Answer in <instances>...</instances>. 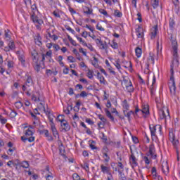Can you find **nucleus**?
<instances>
[{
    "label": "nucleus",
    "mask_w": 180,
    "mask_h": 180,
    "mask_svg": "<svg viewBox=\"0 0 180 180\" xmlns=\"http://www.w3.org/2000/svg\"><path fill=\"white\" fill-rule=\"evenodd\" d=\"M31 9L32 12V14L31 15V19L34 23L37 24V29H39L40 26L43 25L44 22L43 20L39 19V17L36 15V12H37V5H36V4H34L32 5L31 4Z\"/></svg>",
    "instance_id": "f257e3e1"
},
{
    "label": "nucleus",
    "mask_w": 180,
    "mask_h": 180,
    "mask_svg": "<svg viewBox=\"0 0 180 180\" xmlns=\"http://www.w3.org/2000/svg\"><path fill=\"white\" fill-rule=\"evenodd\" d=\"M172 54L173 56V63L171 65L172 67H174V63H176V64L178 65L179 64V56L178 55V42L176 41H172Z\"/></svg>",
    "instance_id": "f03ea898"
},
{
    "label": "nucleus",
    "mask_w": 180,
    "mask_h": 180,
    "mask_svg": "<svg viewBox=\"0 0 180 180\" xmlns=\"http://www.w3.org/2000/svg\"><path fill=\"white\" fill-rule=\"evenodd\" d=\"M170 72L172 76L169 81V88L170 94L172 95H175V94H176V86L175 85V79H174V66L172 65L171 66Z\"/></svg>",
    "instance_id": "7ed1b4c3"
},
{
    "label": "nucleus",
    "mask_w": 180,
    "mask_h": 180,
    "mask_svg": "<svg viewBox=\"0 0 180 180\" xmlns=\"http://www.w3.org/2000/svg\"><path fill=\"white\" fill-rule=\"evenodd\" d=\"M33 134H34V132L30 129V128H28L25 132V135L23 136H21V140L23 143H26V141H29V143H33L35 140V137L33 136Z\"/></svg>",
    "instance_id": "20e7f679"
},
{
    "label": "nucleus",
    "mask_w": 180,
    "mask_h": 180,
    "mask_svg": "<svg viewBox=\"0 0 180 180\" xmlns=\"http://www.w3.org/2000/svg\"><path fill=\"white\" fill-rule=\"evenodd\" d=\"M58 120L60 122L62 131H70V130H71V126L68 124V122L64 119V115H58Z\"/></svg>",
    "instance_id": "39448f33"
},
{
    "label": "nucleus",
    "mask_w": 180,
    "mask_h": 180,
    "mask_svg": "<svg viewBox=\"0 0 180 180\" xmlns=\"http://www.w3.org/2000/svg\"><path fill=\"white\" fill-rule=\"evenodd\" d=\"M169 140L172 143L177 155H179V150H178V145L179 144V141H178V139H175V134H174V132L169 131Z\"/></svg>",
    "instance_id": "423d86ee"
},
{
    "label": "nucleus",
    "mask_w": 180,
    "mask_h": 180,
    "mask_svg": "<svg viewBox=\"0 0 180 180\" xmlns=\"http://www.w3.org/2000/svg\"><path fill=\"white\" fill-rule=\"evenodd\" d=\"M159 116L160 119H164L165 122H167V120H169L171 119V116H169V111L167 108H161L159 110Z\"/></svg>",
    "instance_id": "0eeeda50"
},
{
    "label": "nucleus",
    "mask_w": 180,
    "mask_h": 180,
    "mask_svg": "<svg viewBox=\"0 0 180 180\" xmlns=\"http://www.w3.org/2000/svg\"><path fill=\"white\" fill-rule=\"evenodd\" d=\"M131 155H129V164L132 168H136L137 165H139V160L136 159V156L134 155V153H133V149H130Z\"/></svg>",
    "instance_id": "6e6552de"
},
{
    "label": "nucleus",
    "mask_w": 180,
    "mask_h": 180,
    "mask_svg": "<svg viewBox=\"0 0 180 180\" xmlns=\"http://www.w3.org/2000/svg\"><path fill=\"white\" fill-rule=\"evenodd\" d=\"M34 84L33 78H32L31 76H27L25 83L22 86L23 92L27 91V87L30 88V86H33Z\"/></svg>",
    "instance_id": "1a4fd4ad"
},
{
    "label": "nucleus",
    "mask_w": 180,
    "mask_h": 180,
    "mask_svg": "<svg viewBox=\"0 0 180 180\" xmlns=\"http://www.w3.org/2000/svg\"><path fill=\"white\" fill-rule=\"evenodd\" d=\"M139 112H141V113L144 115V117H147V115H150V109L148 108V105H142V109H139V107H136L135 114L137 115Z\"/></svg>",
    "instance_id": "9d476101"
},
{
    "label": "nucleus",
    "mask_w": 180,
    "mask_h": 180,
    "mask_svg": "<svg viewBox=\"0 0 180 180\" xmlns=\"http://www.w3.org/2000/svg\"><path fill=\"white\" fill-rule=\"evenodd\" d=\"M31 53V57L32 60L34 63H39V60H40V53H37V51L36 49H33L32 51H30Z\"/></svg>",
    "instance_id": "9b49d317"
},
{
    "label": "nucleus",
    "mask_w": 180,
    "mask_h": 180,
    "mask_svg": "<svg viewBox=\"0 0 180 180\" xmlns=\"http://www.w3.org/2000/svg\"><path fill=\"white\" fill-rule=\"evenodd\" d=\"M155 60V55L153 52L149 53V56L148 58L147 65L150 67V65H154V61Z\"/></svg>",
    "instance_id": "f8f14e48"
},
{
    "label": "nucleus",
    "mask_w": 180,
    "mask_h": 180,
    "mask_svg": "<svg viewBox=\"0 0 180 180\" xmlns=\"http://www.w3.org/2000/svg\"><path fill=\"white\" fill-rule=\"evenodd\" d=\"M148 155H150L151 158L155 159L157 158V154H155V147L153 144L150 145L149 146V153Z\"/></svg>",
    "instance_id": "ddd939ff"
},
{
    "label": "nucleus",
    "mask_w": 180,
    "mask_h": 180,
    "mask_svg": "<svg viewBox=\"0 0 180 180\" xmlns=\"http://www.w3.org/2000/svg\"><path fill=\"white\" fill-rule=\"evenodd\" d=\"M149 129L150 131L152 140H154V139H155V140H156L157 134H155V131H157V126H154V125H152V127L150 126Z\"/></svg>",
    "instance_id": "4468645a"
},
{
    "label": "nucleus",
    "mask_w": 180,
    "mask_h": 180,
    "mask_svg": "<svg viewBox=\"0 0 180 180\" xmlns=\"http://www.w3.org/2000/svg\"><path fill=\"white\" fill-rule=\"evenodd\" d=\"M158 33V26L155 25L152 27L150 31V39H155V37L157 36V34Z\"/></svg>",
    "instance_id": "2eb2a0df"
},
{
    "label": "nucleus",
    "mask_w": 180,
    "mask_h": 180,
    "mask_svg": "<svg viewBox=\"0 0 180 180\" xmlns=\"http://www.w3.org/2000/svg\"><path fill=\"white\" fill-rule=\"evenodd\" d=\"M101 172L103 174H108V175H112V173H110V167H106L103 165H101Z\"/></svg>",
    "instance_id": "dca6fc26"
},
{
    "label": "nucleus",
    "mask_w": 180,
    "mask_h": 180,
    "mask_svg": "<svg viewBox=\"0 0 180 180\" xmlns=\"http://www.w3.org/2000/svg\"><path fill=\"white\" fill-rule=\"evenodd\" d=\"M136 32L137 37H139V39H142L143 36H144V32H143V27L139 26L136 29Z\"/></svg>",
    "instance_id": "f3484780"
},
{
    "label": "nucleus",
    "mask_w": 180,
    "mask_h": 180,
    "mask_svg": "<svg viewBox=\"0 0 180 180\" xmlns=\"http://www.w3.org/2000/svg\"><path fill=\"white\" fill-rule=\"evenodd\" d=\"M32 101H34V102H39L40 101V93L39 91L32 92Z\"/></svg>",
    "instance_id": "a211bd4d"
},
{
    "label": "nucleus",
    "mask_w": 180,
    "mask_h": 180,
    "mask_svg": "<svg viewBox=\"0 0 180 180\" xmlns=\"http://www.w3.org/2000/svg\"><path fill=\"white\" fill-rule=\"evenodd\" d=\"M34 43L37 46H41L43 44L41 43V37H40V34H37L34 37Z\"/></svg>",
    "instance_id": "6ab92c4d"
},
{
    "label": "nucleus",
    "mask_w": 180,
    "mask_h": 180,
    "mask_svg": "<svg viewBox=\"0 0 180 180\" xmlns=\"http://www.w3.org/2000/svg\"><path fill=\"white\" fill-rule=\"evenodd\" d=\"M162 171L165 175H168V173L169 172V167L167 162L162 165Z\"/></svg>",
    "instance_id": "aec40b11"
},
{
    "label": "nucleus",
    "mask_w": 180,
    "mask_h": 180,
    "mask_svg": "<svg viewBox=\"0 0 180 180\" xmlns=\"http://www.w3.org/2000/svg\"><path fill=\"white\" fill-rule=\"evenodd\" d=\"M169 26L171 30H174L175 29V20L174 19V17L169 18Z\"/></svg>",
    "instance_id": "412c9836"
},
{
    "label": "nucleus",
    "mask_w": 180,
    "mask_h": 180,
    "mask_svg": "<svg viewBox=\"0 0 180 180\" xmlns=\"http://www.w3.org/2000/svg\"><path fill=\"white\" fill-rule=\"evenodd\" d=\"M104 112H105L107 117L110 119L112 122L115 121V117H113V115H112V113H110V111H109L108 108H105Z\"/></svg>",
    "instance_id": "4be33fe9"
},
{
    "label": "nucleus",
    "mask_w": 180,
    "mask_h": 180,
    "mask_svg": "<svg viewBox=\"0 0 180 180\" xmlns=\"http://www.w3.org/2000/svg\"><path fill=\"white\" fill-rule=\"evenodd\" d=\"M39 134H44L46 137H49V140H53V137L50 136L49 134V130L47 129L40 130Z\"/></svg>",
    "instance_id": "5701e85b"
},
{
    "label": "nucleus",
    "mask_w": 180,
    "mask_h": 180,
    "mask_svg": "<svg viewBox=\"0 0 180 180\" xmlns=\"http://www.w3.org/2000/svg\"><path fill=\"white\" fill-rule=\"evenodd\" d=\"M51 129L56 139H57V137L59 138L58 131H57V128H56V125L51 126Z\"/></svg>",
    "instance_id": "b1692460"
},
{
    "label": "nucleus",
    "mask_w": 180,
    "mask_h": 180,
    "mask_svg": "<svg viewBox=\"0 0 180 180\" xmlns=\"http://www.w3.org/2000/svg\"><path fill=\"white\" fill-rule=\"evenodd\" d=\"M96 41H99V44L101 46V50H106L108 49V44H106V42L103 44V42H102V40L99 39H96Z\"/></svg>",
    "instance_id": "393cba45"
},
{
    "label": "nucleus",
    "mask_w": 180,
    "mask_h": 180,
    "mask_svg": "<svg viewBox=\"0 0 180 180\" xmlns=\"http://www.w3.org/2000/svg\"><path fill=\"white\" fill-rule=\"evenodd\" d=\"M135 53H136V57L138 58H140V57H141V54L143 53V51H142L141 48L136 47L135 49Z\"/></svg>",
    "instance_id": "a878e982"
},
{
    "label": "nucleus",
    "mask_w": 180,
    "mask_h": 180,
    "mask_svg": "<svg viewBox=\"0 0 180 180\" xmlns=\"http://www.w3.org/2000/svg\"><path fill=\"white\" fill-rule=\"evenodd\" d=\"M124 115L125 117L128 118V120H130V116H131V115H136V112H134L133 110H131L129 112L124 110Z\"/></svg>",
    "instance_id": "bb28decb"
},
{
    "label": "nucleus",
    "mask_w": 180,
    "mask_h": 180,
    "mask_svg": "<svg viewBox=\"0 0 180 180\" xmlns=\"http://www.w3.org/2000/svg\"><path fill=\"white\" fill-rule=\"evenodd\" d=\"M97 78L100 81V84H105V77L102 76V75L100 72L97 73Z\"/></svg>",
    "instance_id": "cd10ccee"
},
{
    "label": "nucleus",
    "mask_w": 180,
    "mask_h": 180,
    "mask_svg": "<svg viewBox=\"0 0 180 180\" xmlns=\"http://www.w3.org/2000/svg\"><path fill=\"white\" fill-rule=\"evenodd\" d=\"M91 64L95 67L96 68H98L99 67V65L98 64V59L96 57H93V60H91Z\"/></svg>",
    "instance_id": "c85d7f7f"
},
{
    "label": "nucleus",
    "mask_w": 180,
    "mask_h": 180,
    "mask_svg": "<svg viewBox=\"0 0 180 180\" xmlns=\"http://www.w3.org/2000/svg\"><path fill=\"white\" fill-rule=\"evenodd\" d=\"M57 75V74H58V72L55 70L54 71L51 70H46V75Z\"/></svg>",
    "instance_id": "c756f323"
},
{
    "label": "nucleus",
    "mask_w": 180,
    "mask_h": 180,
    "mask_svg": "<svg viewBox=\"0 0 180 180\" xmlns=\"http://www.w3.org/2000/svg\"><path fill=\"white\" fill-rule=\"evenodd\" d=\"M131 84H132L131 81L127 80V79L123 80L122 85H124V86H125V88H127L128 86H129V85H131Z\"/></svg>",
    "instance_id": "7c9ffc66"
},
{
    "label": "nucleus",
    "mask_w": 180,
    "mask_h": 180,
    "mask_svg": "<svg viewBox=\"0 0 180 180\" xmlns=\"http://www.w3.org/2000/svg\"><path fill=\"white\" fill-rule=\"evenodd\" d=\"M92 12H94L92 8H89V7L84 8V13H86V15H92Z\"/></svg>",
    "instance_id": "2f4dec72"
},
{
    "label": "nucleus",
    "mask_w": 180,
    "mask_h": 180,
    "mask_svg": "<svg viewBox=\"0 0 180 180\" xmlns=\"http://www.w3.org/2000/svg\"><path fill=\"white\" fill-rule=\"evenodd\" d=\"M18 60H19V61H20V63L22 65H25V63H26V60L25 59V56L19 55Z\"/></svg>",
    "instance_id": "473e14b6"
},
{
    "label": "nucleus",
    "mask_w": 180,
    "mask_h": 180,
    "mask_svg": "<svg viewBox=\"0 0 180 180\" xmlns=\"http://www.w3.org/2000/svg\"><path fill=\"white\" fill-rule=\"evenodd\" d=\"M152 6H153L154 9L158 8L159 1L158 0H151Z\"/></svg>",
    "instance_id": "72a5a7b5"
},
{
    "label": "nucleus",
    "mask_w": 180,
    "mask_h": 180,
    "mask_svg": "<svg viewBox=\"0 0 180 180\" xmlns=\"http://www.w3.org/2000/svg\"><path fill=\"white\" fill-rule=\"evenodd\" d=\"M122 107L124 109H125L126 111L129 109V103H127V100H124L122 103Z\"/></svg>",
    "instance_id": "f704fd0d"
},
{
    "label": "nucleus",
    "mask_w": 180,
    "mask_h": 180,
    "mask_svg": "<svg viewBox=\"0 0 180 180\" xmlns=\"http://www.w3.org/2000/svg\"><path fill=\"white\" fill-rule=\"evenodd\" d=\"M114 15L116 16L117 18H122V13L119 10H115Z\"/></svg>",
    "instance_id": "c9c22d12"
},
{
    "label": "nucleus",
    "mask_w": 180,
    "mask_h": 180,
    "mask_svg": "<svg viewBox=\"0 0 180 180\" xmlns=\"http://www.w3.org/2000/svg\"><path fill=\"white\" fill-rule=\"evenodd\" d=\"M127 92L131 93L134 91V87L133 86V84H129V86H128L126 88Z\"/></svg>",
    "instance_id": "e433bc0d"
},
{
    "label": "nucleus",
    "mask_w": 180,
    "mask_h": 180,
    "mask_svg": "<svg viewBox=\"0 0 180 180\" xmlns=\"http://www.w3.org/2000/svg\"><path fill=\"white\" fill-rule=\"evenodd\" d=\"M8 47H9L10 50H15V49H16V47L15 46V42L11 41L8 43Z\"/></svg>",
    "instance_id": "4c0bfd02"
},
{
    "label": "nucleus",
    "mask_w": 180,
    "mask_h": 180,
    "mask_svg": "<svg viewBox=\"0 0 180 180\" xmlns=\"http://www.w3.org/2000/svg\"><path fill=\"white\" fill-rule=\"evenodd\" d=\"M103 158H104V161H105V162H109L110 157L108 155V153H103Z\"/></svg>",
    "instance_id": "58836bf2"
},
{
    "label": "nucleus",
    "mask_w": 180,
    "mask_h": 180,
    "mask_svg": "<svg viewBox=\"0 0 180 180\" xmlns=\"http://www.w3.org/2000/svg\"><path fill=\"white\" fill-rule=\"evenodd\" d=\"M34 68L37 72H39L40 71V64H39V62L37 63H34Z\"/></svg>",
    "instance_id": "ea45409f"
},
{
    "label": "nucleus",
    "mask_w": 180,
    "mask_h": 180,
    "mask_svg": "<svg viewBox=\"0 0 180 180\" xmlns=\"http://www.w3.org/2000/svg\"><path fill=\"white\" fill-rule=\"evenodd\" d=\"M15 106L17 109H20L23 106V103L20 101H17L15 103Z\"/></svg>",
    "instance_id": "a19ab883"
},
{
    "label": "nucleus",
    "mask_w": 180,
    "mask_h": 180,
    "mask_svg": "<svg viewBox=\"0 0 180 180\" xmlns=\"http://www.w3.org/2000/svg\"><path fill=\"white\" fill-rule=\"evenodd\" d=\"M176 9H179V0H172Z\"/></svg>",
    "instance_id": "79ce46f5"
},
{
    "label": "nucleus",
    "mask_w": 180,
    "mask_h": 180,
    "mask_svg": "<svg viewBox=\"0 0 180 180\" xmlns=\"http://www.w3.org/2000/svg\"><path fill=\"white\" fill-rule=\"evenodd\" d=\"M98 119H100V120H101V122H103V123H106V118H105V117H103V115L99 114L98 115Z\"/></svg>",
    "instance_id": "37998d69"
},
{
    "label": "nucleus",
    "mask_w": 180,
    "mask_h": 180,
    "mask_svg": "<svg viewBox=\"0 0 180 180\" xmlns=\"http://www.w3.org/2000/svg\"><path fill=\"white\" fill-rule=\"evenodd\" d=\"M72 178H73V180H81V177L77 173L73 174Z\"/></svg>",
    "instance_id": "c03bdc74"
},
{
    "label": "nucleus",
    "mask_w": 180,
    "mask_h": 180,
    "mask_svg": "<svg viewBox=\"0 0 180 180\" xmlns=\"http://www.w3.org/2000/svg\"><path fill=\"white\" fill-rule=\"evenodd\" d=\"M87 77H88V78H89V79H92V78H94V75L91 70H89V71L87 72Z\"/></svg>",
    "instance_id": "a18cd8bd"
},
{
    "label": "nucleus",
    "mask_w": 180,
    "mask_h": 180,
    "mask_svg": "<svg viewBox=\"0 0 180 180\" xmlns=\"http://www.w3.org/2000/svg\"><path fill=\"white\" fill-rule=\"evenodd\" d=\"M98 11L100 13H101L102 15H104V16H108V11H106V10L100 8Z\"/></svg>",
    "instance_id": "49530a36"
},
{
    "label": "nucleus",
    "mask_w": 180,
    "mask_h": 180,
    "mask_svg": "<svg viewBox=\"0 0 180 180\" xmlns=\"http://www.w3.org/2000/svg\"><path fill=\"white\" fill-rule=\"evenodd\" d=\"M151 174L153 175V176H157V169L155 167H152Z\"/></svg>",
    "instance_id": "de8ad7c7"
},
{
    "label": "nucleus",
    "mask_w": 180,
    "mask_h": 180,
    "mask_svg": "<svg viewBox=\"0 0 180 180\" xmlns=\"http://www.w3.org/2000/svg\"><path fill=\"white\" fill-rule=\"evenodd\" d=\"M20 167H22V168H27L28 167H29V163L27 162H23L22 164H21V165H20Z\"/></svg>",
    "instance_id": "09e8293b"
},
{
    "label": "nucleus",
    "mask_w": 180,
    "mask_h": 180,
    "mask_svg": "<svg viewBox=\"0 0 180 180\" xmlns=\"http://www.w3.org/2000/svg\"><path fill=\"white\" fill-rule=\"evenodd\" d=\"M111 47L112 49H117L119 47V46L117 45V43L115 42V41H112V44H111Z\"/></svg>",
    "instance_id": "8fccbe9b"
},
{
    "label": "nucleus",
    "mask_w": 180,
    "mask_h": 180,
    "mask_svg": "<svg viewBox=\"0 0 180 180\" xmlns=\"http://www.w3.org/2000/svg\"><path fill=\"white\" fill-rule=\"evenodd\" d=\"M109 153V148H108L107 146H103V149H102V153L105 154V153Z\"/></svg>",
    "instance_id": "3c124183"
},
{
    "label": "nucleus",
    "mask_w": 180,
    "mask_h": 180,
    "mask_svg": "<svg viewBox=\"0 0 180 180\" xmlns=\"http://www.w3.org/2000/svg\"><path fill=\"white\" fill-rule=\"evenodd\" d=\"M48 119H49V122H50V124H51V126H55L56 124H54V122H53V117H51L50 115H49L48 116Z\"/></svg>",
    "instance_id": "603ef678"
},
{
    "label": "nucleus",
    "mask_w": 180,
    "mask_h": 180,
    "mask_svg": "<svg viewBox=\"0 0 180 180\" xmlns=\"http://www.w3.org/2000/svg\"><path fill=\"white\" fill-rule=\"evenodd\" d=\"M68 61H70V63H75V58L74 57H72V56H68Z\"/></svg>",
    "instance_id": "864d4df0"
},
{
    "label": "nucleus",
    "mask_w": 180,
    "mask_h": 180,
    "mask_svg": "<svg viewBox=\"0 0 180 180\" xmlns=\"http://www.w3.org/2000/svg\"><path fill=\"white\" fill-rule=\"evenodd\" d=\"M97 30H100V32H105V28L102 27V26H99V24L96 25Z\"/></svg>",
    "instance_id": "5fc2aeb1"
},
{
    "label": "nucleus",
    "mask_w": 180,
    "mask_h": 180,
    "mask_svg": "<svg viewBox=\"0 0 180 180\" xmlns=\"http://www.w3.org/2000/svg\"><path fill=\"white\" fill-rule=\"evenodd\" d=\"M143 159L145 161V164H147V165L150 164V159H148V157L144 156Z\"/></svg>",
    "instance_id": "6e6d98bb"
},
{
    "label": "nucleus",
    "mask_w": 180,
    "mask_h": 180,
    "mask_svg": "<svg viewBox=\"0 0 180 180\" xmlns=\"http://www.w3.org/2000/svg\"><path fill=\"white\" fill-rule=\"evenodd\" d=\"M83 168H84L85 171H89V164L84 163Z\"/></svg>",
    "instance_id": "4d7b16f0"
},
{
    "label": "nucleus",
    "mask_w": 180,
    "mask_h": 180,
    "mask_svg": "<svg viewBox=\"0 0 180 180\" xmlns=\"http://www.w3.org/2000/svg\"><path fill=\"white\" fill-rule=\"evenodd\" d=\"M85 121L86 123H88L89 124H94V122L92 121L91 119L86 118Z\"/></svg>",
    "instance_id": "13d9d810"
},
{
    "label": "nucleus",
    "mask_w": 180,
    "mask_h": 180,
    "mask_svg": "<svg viewBox=\"0 0 180 180\" xmlns=\"http://www.w3.org/2000/svg\"><path fill=\"white\" fill-rule=\"evenodd\" d=\"M53 14L55 18H61V15H60V13L57 11H53Z\"/></svg>",
    "instance_id": "bf43d9fd"
},
{
    "label": "nucleus",
    "mask_w": 180,
    "mask_h": 180,
    "mask_svg": "<svg viewBox=\"0 0 180 180\" xmlns=\"http://www.w3.org/2000/svg\"><path fill=\"white\" fill-rule=\"evenodd\" d=\"M7 65L8 68H13V63L12 61H8Z\"/></svg>",
    "instance_id": "052dcab7"
},
{
    "label": "nucleus",
    "mask_w": 180,
    "mask_h": 180,
    "mask_svg": "<svg viewBox=\"0 0 180 180\" xmlns=\"http://www.w3.org/2000/svg\"><path fill=\"white\" fill-rule=\"evenodd\" d=\"M53 49H55L56 51H58V50H60V46L58 44H53Z\"/></svg>",
    "instance_id": "680f3d73"
},
{
    "label": "nucleus",
    "mask_w": 180,
    "mask_h": 180,
    "mask_svg": "<svg viewBox=\"0 0 180 180\" xmlns=\"http://www.w3.org/2000/svg\"><path fill=\"white\" fill-rule=\"evenodd\" d=\"M40 57L41 58V62L44 63L46 60V55L43 54V53H40Z\"/></svg>",
    "instance_id": "e2e57ef3"
},
{
    "label": "nucleus",
    "mask_w": 180,
    "mask_h": 180,
    "mask_svg": "<svg viewBox=\"0 0 180 180\" xmlns=\"http://www.w3.org/2000/svg\"><path fill=\"white\" fill-rule=\"evenodd\" d=\"M18 113H16V112L15 111H11V112L10 113V115L11 116V117H16Z\"/></svg>",
    "instance_id": "0e129e2a"
},
{
    "label": "nucleus",
    "mask_w": 180,
    "mask_h": 180,
    "mask_svg": "<svg viewBox=\"0 0 180 180\" xmlns=\"http://www.w3.org/2000/svg\"><path fill=\"white\" fill-rule=\"evenodd\" d=\"M46 180H53V174H48V175L46 176Z\"/></svg>",
    "instance_id": "69168bd1"
},
{
    "label": "nucleus",
    "mask_w": 180,
    "mask_h": 180,
    "mask_svg": "<svg viewBox=\"0 0 180 180\" xmlns=\"http://www.w3.org/2000/svg\"><path fill=\"white\" fill-rule=\"evenodd\" d=\"M80 96L82 98H85V96H88V94H86L85 91H82L80 94Z\"/></svg>",
    "instance_id": "338daca9"
},
{
    "label": "nucleus",
    "mask_w": 180,
    "mask_h": 180,
    "mask_svg": "<svg viewBox=\"0 0 180 180\" xmlns=\"http://www.w3.org/2000/svg\"><path fill=\"white\" fill-rule=\"evenodd\" d=\"M120 180H127V179L126 178V176H124V174H121V176H120Z\"/></svg>",
    "instance_id": "774afa93"
}]
</instances>
